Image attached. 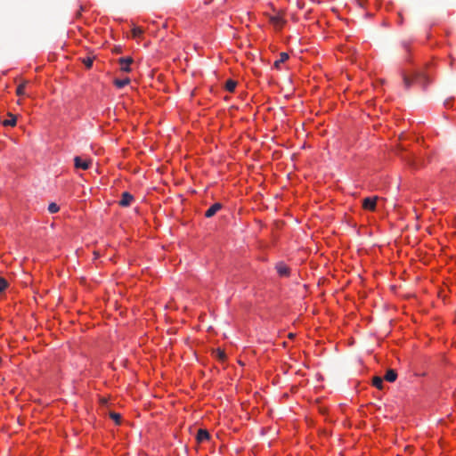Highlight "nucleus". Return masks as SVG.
Masks as SVG:
<instances>
[{"instance_id":"10","label":"nucleus","mask_w":456,"mask_h":456,"mask_svg":"<svg viewBox=\"0 0 456 456\" xmlns=\"http://www.w3.org/2000/svg\"><path fill=\"white\" fill-rule=\"evenodd\" d=\"M397 378V373L395 370H388L384 377V379H386L388 382H394L395 381Z\"/></svg>"},{"instance_id":"24","label":"nucleus","mask_w":456,"mask_h":456,"mask_svg":"<svg viewBox=\"0 0 456 456\" xmlns=\"http://www.w3.org/2000/svg\"><path fill=\"white\" fill-rule=\"evenodd\" d=\"M217 355L220 359H223L224 357V354L220 349L217 350Z\"/></svg>"},{"instance_id":"23","label":"nucleus","mask_w":456,"mask_h":456,"mask_svg":"<svg viewBox=\"0 0 456 456\" xmlns=\"http://www.w3.org/2000/svg\"><path fill=\"white\" fill-rule=\"evenodd\" d=\"M193 435L195 437V440L200 443V428L194 427L193 428Z\"/></svg>"},{"instance_id":"2","label":"nucleus","mask_w":456,"mask_h":456,"mask_svg":"<svg viewBox=\"0 0 456 456\" xmlns=\"http://www.w3.org/2000/svg\"><path fill=\"white\" fill-rule=\"evenodd\" d=\"M414 78L416 79V82L421 85L423 87L427 86L429 83V78L428 75H426L421 70L414 71Z\"/></svg>"},{"instance_id":"3","label":"nucleus","mask_w":456,"mask_h":456,"mask_svg":"<svg viewBox=\"0 0 456 456\" xmlns=\"http://www.w3.org/2000/svg\"><path fill=\"white\" fill-rule=\"evenodd\" d=\"M91 164V159H83L81 157L78 156L74 158V166L76 168L86 170L90 167Z\"/></svg>"},{"instance_id":"6","label":"nucleus","mask_w":456,"mask_h":456,"mask_svg":"<svg viewBox=\"0 0 456 456\" xmlns=\"http://www.w3.org/2000/svg\"><path fill=\"white\" fill-rule=\"evenodd\" d=\"M134 200V196L127 191H125L121 195V200H119V205L121 207H128L131 202Z\"/></svg>"},{"instance_id":"18","label":"nucleus","mask_w":456,"mask_h":456,"mask_svg":"<svg viewBox=\"0 0 456 456\" xmlns=\"http://www.w3.org/2000/svg\"><path fill=\"white\" fill-rule=\"evenodd\" d=\"M59 210H60V208H59V206H58L56 203H51V204H49V206H48V211H49L51 214L57 213Z\"/></svg>"},{"instance_id":"21","label":"nucleus","mask_w":456,"mask_h":456,"mask_svg":"<svg viewBox=\"0 0 456 456\" xmlns=\"http://www.w3.org/2000/svg\"><path fill=\"white\" fill-rule=\"evenodd\" d=\"M110 416L116 422V424H119L120 423L121 415L119 413L110 412Z\"/></svg>"},{"instance_id":"25","label":"nucleus","mask_w":456,"mask_h":456,"mask_svg":"<svg viewBox=\"0 0 456 456\" xmlns=\"http://www.w3.org/2000/svg\"><path fill=\"white\" fill-rule=\"evenodd\" d=\"M403 46L405 49V51L408 50V45L406 43H403Z\"/></svg>"},{"instance_id":"7","label":"nucleus","mask_w":456,"mask_h":456,"mask_svg":"<svg viewBox=\"0 0 456 456\" xmlns=\"http://www.w3.org/2000/svg\"><path fill=\"white\" fill-rule=\"evenodd\" d=\"M222 208V204L216 202L213 204L206 212L205 216L210 218L214 216Z\"/></svg>"},{"instance_id":"4","label":"nucleus","mask_w":456,"mask_h":456,"mask_svg":"<svg viewBox=\"0 0 456 456\" xmlns=\"http://www.w3.org/2000/svg\"><path fill=\"white\" fill-rule=\"evenodd\" d=\"M134 61L132 57H122L118 59V63L120 64V69L122 71L129 72L131 70L130 64Z\"/></svg>"},{"instance_id":"5","label":"nucleus","mask_w":456,"mask_h":456,"mask_svg":"<svg viewBox=\"0 0 456 456\" xmlns=\"http://www.w3.org/2000/svg\"><path fill=\"white\" fill-rule=\"evenodd\" d=\"M402 77H403V86L406 90H409L411 88L412 83L416 82V79L414 78V72L410 75L403 72Z\"/></svg>"},{"instance_id":"12","label":"nucleus","mask_w":456,"mask_h":456,"mask_svg":"<svg viewBox=\"0 0 456 456\" xmlns=\"http://www.w3.org/2000/svg\"><path fill=\"white\" fill-rule=\"evenodd\" d=\"M130 83V79L129 78H125V79H116L114 81V84L115 86L118 87V88H123L124 86H126V85H128Z\"/></svg>"},{"instance_id":"1","label":"nucleus","mask_w":456,"mask_h":456,"mask_svg":"<svg viewBox=\"0 0 456 456\" xmlns=\"http://www.w3.org/2000/svg\"><path fill=\"white\" fill-rule=\"evenodd\" d=\"M379 197H368L362 200V208L365 210L375 211Z\"/></svg>"},{"instance_id":"14","label":"nucleus","mask_w":456,"mask_h":456,"mask_svg":"<svg viewBox=\"0 0 456 456\" xmlns=\"http://www.w3.org/2000/svg\"><path fill=\"white\" fill-rule=\"evenodd\" d=\"M372 385L379 389H382L383 387V379L380 377H374L372 379Z\"/></svg>"},{"instance_id":"22","label":"nucleus","mask_w":456,"mask_h":456,"mask_svg":"<svg viewBox=\"0 0 456 456\" xmlns=\"http://www.w3.org/2000/svg\"><path fill=\"white\" fill-rule=\"evenodd\" d=\"M93 62H94L93 58L87 57V58L83 59V63L85 64V66L87 69H90L93 66Z\"/></svg>"},{"instance_id":"11","label":"nucleus","mask_w":456,"mask_h":456,"mask_svg":"<svg viewBox=\"0 0 456 456\" xmlns=\"http://www.w3.org/2000/svg\"><path fill=\"white\" fill-rule=\"evenodd\" d=\"M289 59V54L287 53H281L279 60L275 61L274 67L280 69V65L285 62Z\"/></svg>"},{"instance_id":"20","label":"nucleus","mask_w":456,"mask_h":456,"mask_svg":"<svg viewBox=\"0 0 456 456\" xmlns=\"http://www.w3.org/2000/svg\"><path fill=\"white\" fill-rule=\"evenodd\" d=\"M7 287H8L7 281L4 278L0 277V293L4 291Z\"/></svg>"},{"instance_id":"9","label":"nucleus","mask_w":456,"mask_h":456,"mask_svg":"<svg viewBox=\"0 0 456 456\" xmlns=\"http://www.w3.org/2000/svg\"><path fill=\"white\" fill-rule=\"evenodd\" d=\"M17 118L16 116L12 115V113H8V118L2 121V124L5 126H14L16 125Z\"/></svg>"},{"instance_id":"17","label":"nucleus","mask_w":456,"mask_h":456,"mask_svg":"<svg viewBox=\"0 0 456 456\" xmlns=\"http://www.w3.org/2000/svg\"><path fill=\"white\" fill-rule=\"evenodd\" d=\"M142 33H143V30H142V28H140V27H134V28H132V37H133L134 38H136V37H141V36L142 35Z\"/></svg>"},{"instance_id":"15","label":"nucleus","mask_w":456,"mask_h":456,"mask_svg":"<svg viewBox=\"0 0 456 456\" xmlns=\"http://www.w3.org/2000/svg\"><path fill=\"white\" fill-rule=\"evenodd\" d=\"M277 272L279 273L280 275L285 276L289 274V268L284 265H278Z\"/></svg>"},{"instance_id":"27","label":"nucleus","mask_w":456,"mask_h":456,"mask_svg":"<svg viewBox=\"0 0 456 456\" xmlns=\"http://www.w3.org/2000/svg\"><path fill=\"white\" fill-rule=\"evenodd\" d=\"M409 163L411 165V166H416V163L414 161H409Z\"/></svg>"},{"instance_id":"8","label":"nucleus","mask_w":456,"mask_h":456,"mask_svg":"<svg viewBox=\"0 0 456 456\" xmlns=\"http://www.w3.org/2000/svg\"><path fill=\"white\" fill-rule=\"evenodd\" d=\"M269 20L278 29L281 28L285 23V20L280 15L270 16Z\"/></svg>"},{"instance_id":"16","label":"nucleus","mask_w":456,"mask_h":456,"mask_svg":"<svg viewBox=\"0 0 456 456\" xmlns=\"http://www.w3.org/2000/svg\"><path fill=\"white\" fill-rule=\"evenodd\" d=\"M210 441V435L207 429L201 428V444L208 443Z\"/></svg>"},{"instance_id":"19","label":"nucleus","mask_w":456,"mask_h":456,"mask_svg":"<svg viewBox=\"0 0 456 456\" xmlns=\"http://www.w3.org/2000/svg\"><path fill=\"white\" fill-rule=\"evenodd\" d=\"M27 82H23L22 84L19 85L16 89V94L20 96L24 94L25 86Z\"/></svg>"},{"instance_id":"26","label":"nucleus","mask_w":456,"mask_h":456,"mask_svg":"<svg viewBox=\"0 0 456 456\" xmlns=\"http://www.w3.org/2000/svg\"><path fill=\"white\" fill-rule=\"evenodd\" d=\"M294 336H295V335H294L293 333H289V338H294Z\"/></svg>"},{"instance_id":"13","label":"nucleus","mask_w":456,"mask_h":456,"mask_svg":"<svg viewBox=\"0 0 456 456\" xmlns=\"http://www.w3.org/2000/svg\"><path fill=\"white\" fill-rule=\"evenodd\" d=\"M237 86V82L234 80L229 79L225 82V89L229 92H233Z\"/></svg>"}]
</instances>
